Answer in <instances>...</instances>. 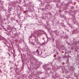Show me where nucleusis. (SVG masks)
<instances>
[{"instance_id": "nucleus-1", "label": "nucleus", "mask_w": 79, "mask_h": 79, "mask_svg": "<svg viewBox=\"0 0 79 79\" xmlns=\"http://www.w3.org/2000/svg\"><path fill=\"white\" fill-rule=\"evenodd\" d=\"M22 76L23 77L22 78L23 79H26V76H25V75H22Z\"/></svg>"}, {"instance_id": "nucleus-2", "label": "nucleus", "mask_w": 79, "mask_h": 79, "mask_svg": "<svg viewBox=\"0 0 79 79\" xmlns=\"http://www.w3.org/2000/svg\"><path fill=\"white\" fill-rule=\"evenodd\" d=\"M10 28H11V27H10V25H9L8 27H6V29L8 30H9V29H10Z\"/></svg>"}, {"instance_id": "nucleus-3", "label": "nucleus", "mask_w": 79, "mask_h": 79, "mask_svg": "<svg viewBox=\"0 0 79 79\" xmlns=\"http://www.w3.org/2000/svg\"><path fill=\"white\" fill-rule=\"evenodd\" d=\"M36 53H37L38 54L39 53V50H38V49H37L36 50Z\"/></svg>"}, {"instance_id": "nucleus-4", "label": "nucleus", "mask_w": 79, "mask_h": 79, "mask_svg": "<svg viewBox=\"0 0 79 79\" xmlns=\"http://www.w3.org/2000/svg\"><path fill=\"white\" fill-rule=\"evenodd\" d=\"M52 40L53 42L54 41V40H55L54 38H53V37H52Z\"/></svg>"}, {"instance_id": "nucleus-5", "label": "nucleus", "mask_w": 79, "mask_h": 79, "mask_svg": "<svg viewBox=\"0 0 79 79\" xmlns=\"http://www.w3.org/2000/svg\"><path fill=\"white\" fill-rule=\"evenodd\" d=\"M66 58H69L70 56H65Z\"/></svg>"}, {"instance_id": "nucleus-6", "label": "nucleus", "mask_w": 79, "mask_h": 79, "mask_svg": "<svg viewBox=\"0 0 79 79\" xmlns=\"http://www.w3.org/2000/svg\"><path fill=\"white\" fill-rule=\"evenodd\" d=\"M68 25H69V26L70 27H71V25H70V24H69V22H68Z\"/></svg>"}, {"instance_id": "nucleus-7", "label": "nucleus", "mask_w": 79, "mask_h": 79, "mask_svg": "<svg viewBox=\"0 0 79 79\" xmlns=\"http://www.w3.org/2000/svg\"><path fill=\"white\" fill-rule=\"evenodd\" d=\"M73 21V22H74V24H76V23L77 22L76 21H75V20H74Z\"/></svg>"}, {"instance_id": "nucleus-8", "label": "nucleus", "mask_w": 79, "mask_h": 79, "mask_svg": "<svg viewBox=\"0 0 79 79\" xmlns=\"http://www.w3.org/2000/svg\"><path fill=\"white\" fill-rule=\"evenodd\" d=\"M0 26H1V27H4V26H2V24H0Z\"/></svg>"}, {"instance_id": "nucleus-9", "label": "nucleus", "mask_w": 79, "mask_h": 79, "mask_svg": "<svg viewBox=\"0 0 79 79\" xmlns=\"http://www.w3.org/2000/svg\"><path fill=\"white\" fill-rule=\"evenodd\" d=\"M22 25H23V24H20V27H22Z\"/></svg>"}, {"instance_id": "nucleus-10", "label": "nucleus", "mask_w": 79, "mask_h": 79, "mask_svg": "<svg viewBox=\"0 0 79 79\" xmlns=\"http://www.w3.org/2000/svg\"><path fill=\"white\" fill-rule=\"evenodd\" d=\"M5 31H7V32H8V31H7V30H6V29H5Z\"/></svg>"}, {"instance_id": "nucleus-11", "label": "nucleus", "mask_w": 79, "mask_h": 79, "mask_svg": "<svg viewBox=\"0 0 79 79\" xmlns=\"http://www.w3.org/2000/svg\"><path fill=\"white\" fill-rule=\"evenodd\" d=\"M38 35H41V33H40L38 34Z\"/></svg>"}, {"instance_id": "nucleus-12", "label": "nucleus", "mask_w": 79, "mask_h": 79, "mask_svg": "<svg viewBox=\"0 0 79 79\" xmlns=\"http://www.w3.org/2000/svg\"><path fill=\"white\" fill-rule=\"evenodd\" d=\"M2 72L1 71V70L0 69V73H2Z\"/></svg>"}, {"instance_id": "nucleus-13", "label": "nucleus", "mask_w": 79, "mask_h": 79, "mask_svg": "<svg viewBox=\"0 0 79 79\" xmlns=\"http://www.w3.org/2000/svg\"><path fill=\"white\" fill-rule=\"evenodd\" d=\"M6 34H7V35H8V34L7 32L6 33Z\"/></svg>"}, {"instance_id": "nucleus-14", "label": "nucleus", "mask_w": 79, "mask_h": 79, "mask_svg": "<svg viewBox=\"0 0 79 79\" xmlns=\"http://www.w3.org/2000/svg\"><path fill=\"white\" fill-rule=\"evenodd\" d=\"M71 49L72 50H73V48H71Z\"/></svg>"}, {"instance_id": "nucleus-15", "label": "nucleus", "mask_w": 79, "mask_h": 79, "mask_svg": "<svg viewBox=\"0 0 79 79\" xmlns=\"http://www.w3.org/2000/svg\"><path fill=\"white\" fill-rule=\"evenodd\" d=\"M77 24L78 25H79V23H77Z\"/></svg>"}, {"instance_id": "nucleus-16", "label": "nucleus", "mask_w": 79, "mask_h": 79, "mask_svg": "<svg viewBox=\"0 0 79 79\" xmlns=\"http://www.w3.org/2000/svg\"><path fill=\"white\" fill-rule=\"evenodd\" d=\"M44 43H42V45H44Z\"/></svg>"}, {"instance_id": "nucleus-17", "label": "nucleus", "mask_w": 79, "mask_h": 79, "mask_svg": "<svg viewBox=\"0 0 79 79\" xmlns=\"http://www.w3.org/2000/svg\"><path fill=\"white\" fill-rule=\"evenodd\" d=\"M69 61V60H68V61L67 62V63H68Z\"/></svg>"}, {"instance_id": "nucleus-18", "label": "nucleus", "mask_w": 79, "mask_h": 79, "mask_svg": "<svg viewBox=\"0 0 79 79\" xmlns=\"http://www.w3.org/2000/svg\"><path fill=\"white\" fill-rule=\"evenodd\" d=\"M43 40H44V38H43Z\"/></svg>"}, {"instance_id": "nucleus-19", "label": "nucleus", "mask_w": 79, "mask_h": 79, "mask_svg": "<svg viewBox=\"0 0 79 79\" xmlns=\"http://www.w3.org/2000/svg\"><path fill=\"white\" fill-rule=\"evenodd\" d=\"M42 79H45V78H43Z\"/></svg>"}, {"instance_id": "nucleus-20", "label": "nucleus", "mask_w": 79, "mask_h": 79, "mask_svg": "<svg viewBox=\"0 0 79 79\" xmlns=\"http://www.w3.org/2000/svg\"><path fill=\"white\" fill-rule=\"evenodd\" d=\"M71 67H72V68H73V66H72Z\"/></svg>"}, {"instance_id": "nucleus-21", "label": "nucleus", "mask_w": 79, "mask_h": 79, "mask_svg": "<svg viewBox=\"0 0 79 79\" xmlns=\"http://www.w3.org/2000/svg\"><path fill=\"white\" fill-rule=\"evenodd\" d=\"M9 55H10V54H9Z\"/></svg>"}]
</instances>
